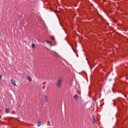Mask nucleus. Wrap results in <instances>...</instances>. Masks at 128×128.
Masks as SVG:
<instances>
[{
  "label": "nucleus",
  "instance_id": "nucleus-11",
  "mask_svg": "<svg viewBox=\"0 0 128 128\" xmlns=\"http://www.w3.org/2000/svg\"><path fill=\"white\" fill-rule=\"evenodd\" d=\"M2 75H0V80H2Z\"/></svg>",
  "mask_w": 128,
  "mask_h": 128
},
{
  "label": "nucleus",
  "instance_id": "nucleus-4",
  "mask_svg": "<svg viewBox=\"0 0 128 128\" xmlns=\"http://www.w3.org/2000/svg\"><path fill=\"white\" fill-rule=\"evenodd\" d=\"M74 100H78V94H76L74 96Z\"/></svg>",
  "mask_w": 128,
  "mask_h": 128
},
{
  "label": "nucleus",
  "instance_id": "nucleus-9",
  "mask_svg": "<svg viewBox=\"0 0 128 128\" xmlns=\"http://www.w3.org/2000/svg\"><path fill=\"white\" fill-rule=\"evenodd\" d=\"M6 114H8V112H10V109H6Z\"/></svg>",
  "mask_w": 128,
  "mask_h": 128
},
{
  "label": "nucleus",
  "instance_id": "nucleus-10",
  "mask_svg": "<svg viewBox=\"0 0 128 128\" xmlns=\"http://www.w3.org/2000/svg\"><path fill=\"white\" fill-rule=\"evenodd\" d=\"M46 42L47 44H52V42H50V41H46Z\"/></svg>",
  "mask_w": 128,
  "mask_h": 128
},
{
  "label": "nucleus",
  "instance_id": "nucleus-6",
  "mask_svg": "<svg viewBox=\"0 0 128 128\" xmlns=\"http://www.w3.org/2000/svg\"><path fill=\"white\" fill-rule=\"evenodd\" d=\"M27 80H28L29 82H32V78H30V76H27Z\"/></svg>",
  "mask_w": 128,
  "mask_h": 128
},
{
  "label": "nucleus",
  "instance_id": "nucleus-12",
  "mask_svg": "<svg viewBox=\"0 0 128 128\" xmlns=\"http://www.w3.org/2000/svg\"><path fill=\"white\" fill-rule=\"evenodd\" d=\"M114 106H116V105L114 104Z\"/></svg>",
  "mask_w": 128,
  "mask_h": 128
},
{
  "label": "nucleus",
  "instance_id": "nucleus-1",
  "mask_svg": "<svg viewBox=\"0 0 128 128\" xmlns=\"http://www.w3.org/2000/svg\"><path fill=\"white\" fill-rule=\"evenodd\" d=\"M62 78H58V79L57 82H56V88H60L61 86H62Z\"/></svg>",
  "mask_w": 128,
  "mask_h": 128
},
{
  "label": "nucleus",
  "instance_id": "nucleus-5",
  "mask_svg": "<svg viewBox=\"0 0 128 128\" xmlns=\"http://www.w3.org/2000/svg\"><path fill=\"white\" fill-rule=\"evenodd\" d=\"M42 124V122L40 120H38V122H37L38 126H40V124Z\"/></svg>",
  "mask_w": 128,
  "mask_h": 128
},
{
  "label": "nucleus",
  "instance_id": "nucleus-3",
  "mask_svg": "<svg viewBox=\"0 0 128 128\" xmlns=\"http://www.w3.org/2000/svg\"><path fill=\"white\" fill-rule=\"evenodd\" d=\"M92 120L93 124H96V118H94V115L92 116Z\"/></svg>",
  "mask_w": 128,
  "mask_h": 128
},
{
  "label": "nucleus",
  "instance_id": "nucleus-8",
  "mask_svg": "<svg viewBox=\"0 0 128 128\" xmlns=\"http://www.w3.org/2000/svg\"><path fill=\"white\" fill-rule=\"evenodd\" d=\"M44 98H45V102H48V96H46V95L44 96Z\"/></svg>",
  "mask_w": 128,
  "mask_h": 128
},
{
  "label": "nucleus",
  "instance_id": "nucleus-2",
  "mask_svg": "<svg viewBox=\"0 0 128 128\" xmlns=\"http://www.w3.org/2000/svg\"><path fill=\"white\" fill-rule=\"evenodd\" d=\"M10 82H11L12 84H14V86H16V82L14 79H12L10 80Z\"/></svg>",
  "mask_w": 128,
  "mask_h": 128
},
{
  "label": "nucleus",
  "instance_id": "nucleus-7",
  "mask_svg": "<svg viewBox=\"0 0 128 128\" xmlns=\"http://www.w3.org/2000/svg\"><path fill=\"white\" fill-rule=\"evenodd\" d=\"M32 48H34H34H36V44H32Z\"/></svg>",
  "mask_w": 128,
  "mask_h": 128
}]
</instances>
